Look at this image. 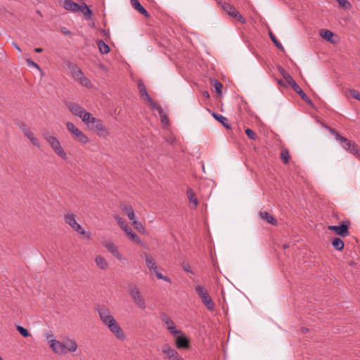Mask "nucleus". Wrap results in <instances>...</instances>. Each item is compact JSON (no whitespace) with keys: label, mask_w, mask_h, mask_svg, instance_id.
<instances>
[{"label":"nucleus","mask_w":360,"mask_h":360,"mask_svg":"<svg viewBox=\"0 0 360 360\" xmlns=\"http://www.w3.org/2000/svg\"><path fill=\"white\" fill-rule=\"evenodd\" d=\"M96 310L103 324L107 326L117 340H124L126 334L112 315L110 309L105 307H98Z\"/></svg>","instance_id":"f257e3e1"},{"label":"nucleus","mask_w":360,"mask_h":360,"mask_svg":"<svg viewBox=\"0 0 360 360\" xmlns=\"http://www.w3.org/2000/svg\"><path fill=\"white\" fill-rule=\"evenodd\" d=\"M84 123L99 137L106 138L109 136V131L103 124V121L94 117L91 113L88 115Z\"/></svg>","instance_id":"f03ea898"},{"label":"nucleus","mask_w":360,"mask_h":360,"mask_svg":"<svg viewBox=\"0 0 360 360\" xmlns=\"http://www.w3.org/2000/svg\"><path fill=\"white\" fill-rule=\"evenodd\" d=\"M44 139L49 144L53 151L63 160H67L68 158L67 153L61 146V143L56 134L49 132L43 134Z\"/></svg>","instance_id":"7ed1b4c3"},{"label":"nucleus","mask_w":360,"mask_h":360,"mask_svg":"<svg viewBox=\"0 0 360 360\" xmlns=\"http://www.w3.org/2000/svg\"><path fill=\"white\" fill-rule=\"evenodd\" d=\"M331 132L335 136V139L340 143V144L342 145V148L345 150H346L351 154L355 155L356 157L360 158V148L354 142L341 136L338 132H337L335 130L332 129Z\"/></svg>","instance_id":"20e7f679"},{"label":"nucleus","mask_w":360,"mask_h":360,"mask_svg":"<svg viewBox=\"0 0 360 360\" xmlns=\"http://www.w3.org/2000/svg\"><path fill=\"white\" fill-rule=\"evenodd\" d=\"M64 221L65 222L68 224L72 230L80 234L81 236H83L87 239L91 238V233L86 231L82 226L78 224L76 221V216L75 214H73L72 212H68L64 215Z\"/></svg>","instance_id":"39448f33"},{"label":"nucleus","mask_w":360,"mask_h":360,"mask_svg":"<svg viewBox=\"0 0 360 360\" xmlns=\"http://www.w3.org/2000/svg\"><path fill=\"white\" fill-rule=\"evenodd\" d=\"M195 290L205 307L209 311L214 310L215 305L207 288L202 285L198 284L195 286Z\"/></svg>","instance_id":"423d86ee"},{"label":"nucleus","mask_w":360,"mask_h":360,"mask_svg":"<svg viewBox=\"0 0 360 360\" xmlns=\"http://www.w3.org/2000/svg\"><path fill=\"white\" fill-rule=\"evenodd\" d=\"M218 4L220 6L221 8L229 16L237 19L242 24L246 23L245 18L239 13V12L232 4H229V2L221 1H219Z\"/></svg>","instance_id":"0eeeda50"},{"label":"nucleus","mask_w":360,"mask_h":360,"mask_svg":"<svg viewBox=\"0 0 360 360\" xmlns=\"http://www.w3.org/2000/svg\"><path fill=\"white\" fill-rule=\"evenodd\" d=\"M65 126L68 131L72 134V136L77 141L82 144H86L89 141L87 136L79 128H77L72 122L68 121L65 123Z\"/></svg>","instance_id":"6e6552de"},{"label":"nucleus","mask_w":360,"mask_h":360,"mask_svg":"<svg viewBox=\"0 0 360 360\" xmlns=\"http://www.w3.org/2000/svg\"><path fill=\"white\" fill-rule=\"evenodd\" d=\"M65 105L71 113L79 117L83 122L86 119L88 115L90 114V112H87L82 105L77 103L68 101L66 102Z\"/></svg>","instance_id":"1a4fd4ad"},{"label":"nucleus","mask_w":360,"mask_h":360,"mask_svg":"<svg viewBox=\"0 0 360 360\" xmlns=\"http://www.w3.org/2000/svg\"><path fill=\"white\" fill-rule=\"evenodd\" d=\"M129 293L137 307L143 310L146 308L145 299L136 285L131 286Z\"/></svg>","instance_id":"9d476101"},{"label":"nucleus","mask_w":360,"mask_h":360,"mask_svg":"<svg viewBox=\"0 0 360 360\" xmlns=\"http://www.w3.org/2000/svg\"><path fill=\"white\" fill-rule=\"evenodd\" d=\"M348 224L349 222H344L340 226H329L328 229L334 231L337 235H339L342 237H345L349 235Z\"/></svg>","instance_id":"9b49d317"},{"label":"nucleus","mask_w":360,"mask_h":360,"mask_svg":"<svg viewBox=\"0 0 360 360\" xmlns=\"http://www.w3.org/2000/svg\"><path fill=\"white\" fill-rule=\"evenodd\" d=\"M22 131L25 136L27 137L34 146L40 148L41 145L39 139L28 127H24L22 128Z\"/></svg>","instance_id":"f8f14e48"},{"label":"nucleus","mask_w":360,"mask_h":360,"mask_svg":"<svg viewBox=\"0 0 360 360\" xmlns=\"http://www.w3.org/2000/svg\"><path fill=\"white\" fill-rule=\"evenodd\" d=\"M64 347V354L67 352H75L77 349V344L73 339L65 338L63 342Z\"/></svg>","instance_id":"ddd939ff"},{"label":"nucleus","mask_w":360,"mask_h":360,"mask_svg":"<svg viewBox=\"0 0 360 360\" xmlns=\"http://www.w3.org/2000/svg\"><path fill=\"white\" fill-rule=\"evenodd\" d=\"M123 231L125 233L128 238L133 243L136 244L141 243V240L140 239V238L135 232L133 231V230L129 226H127V228L123 229Z\"/></svg>","instance_id":"4468645a"},{"label":"nucleus","mask_w":360,"mask_h":360,"mask_svg":"<svg viewBox=\"0 0 360 360\" xmlns=\"http://www.w3.org/2000/svg\"><path fill=\"white\" fill-rule=\"evenodd\" d=\"M96 266L101 270H107L109 267L108 261L102 255H98L95 257Z\"/></svg>","instance_id":"2eb2a0df"},{"label":"nucleus","mask_w":360,"mask_h":360,"mask_svg":"<svg viewBox=\"0 0 360 360\" xmlns=\"http://www.w3.org/2000/svg\"><path fill=\"white\" fill-rule=\"evenodd\" d=\"M175 342L178 349H188L189 347V340L184 335L178 336Z\"/></svg>","instance_id":"dca6fc26"},{"label":"nucleus","mask_w":360,"mask_h":360,"mask_svg":"<svg viewBox=\"0 0 360 360\" xmlns=\"http://www.w3.org/2000/svg\"><path fill=\"white\" fill-rule=\"evenodd\" d=\"M145 260H146V264L151 274H153V271L158 269V267L156 264L155 261L153 259V258L150 255H148V254L145 255Z\"/></svg>","instance_id":"f3484780"},{"label":"nucleus","mask_w":360,"mask_h":360,"mask_svg":"<svg viewBox=\"0 0 360 360\" xmlns=\"http://www.w3.org/2000/svg\"><path fill=\"white\" fill-rule=\"evenodd\" d=\"M53 352L58 354H64V347L63 342L55 340L51 344L49 345Z\"/></svg>","instance_id":"a211bd4d"},{"label":"nucleus","mask_w":360,"mask_h":360,"mask_svg":"<svg viewBox=\"0 0 360 360\" xmlns=\"http://www.w3.org/2000/svg\"><path fill=\"white\" fill-rule=\"evenodd\" d=\"M259 217L264 221H267L269 224L276 226L278 224L277 220L273 215L268 213L266 211H261L259 212Z\"/></svg>","instance_id":"6ab92c4d"},{"label":"nucleus","mask_w":360,"mask_h":360,"mask_svg":"<svg viewBox=\"0 0 360 360\" xmlns=\"http://www.w3.org/2000/svg\"><path fill=\"white\" fill-rule=\"evenodd\" d=\"M63 6L65 10L72 12H77L79 9V5L72 0H65Z\"/></svg>","instance_id":"aec40b11"},{"label":"nucleus","mask_w":360,"mask_h":360,"mask_svg":"<svg viewBox=\"0 0 360 360\" xmlns=\"http://www.w3.org/2000/svg\"><path fill=\"white\" fill-rule=\"evenodd\" d=\"M319 34L323 39L330 42L331 44L337 43V41L334 39V34L330 30H321Z\"/></svg>","instance_id":"412c9836"},{"label":"nucleus","mask_w":360,"mask_h":360,"mask_svg":"<svg viewBox=\"0 0 360 360\" xmlns=\"http://www.w3.org/2000/svg\"><path fill=\"white\" fill-rule=\"evenodd\" d=\"M131 4L133 8L138 11L140 13L143 15L145 17H149L148 12L141 6L138 0H130Z\"/></svg>","instance_id":"4be33fe9"},{"label":"nucleus","mask_w":360,"mask_h":360,"mask_svg":"<svg viewBox=\"0 0 360 360\" xmlns=\"http://www.w3.org/2000/svg\"><path fill=\"white\" fill-rule=\"evenodd\" d=\"M161 352L164 354L167 359L173 356L177 352L169 346L168 344H165L161 347Z\"/></svg>","instance_id":"5701e85b"},{"label":"nucleus","mask_w":360,"mask_h":360,"mask_svg":"<svg viewBox=\"0 0 360 360\" xmlns=\"http://www.w3.org/2000/svg\"><path fill=\"white\" fill-rule=\"evenodd\" d=\"M70 68L72 77L78 81L82 77H83V72L77 66L71 64V67Z\"/></svg>","instance_id":"b1692460"},{"label":"nucleus","mask_w":360,"mask_h":360,"mask_svg":"<svg viewBox=\"0 0 360 360\" xmlns=\"http://www.w3.org/2000/svg\"><path fill=\"white\" fill-rule=\"evenodd\" d=\"M103 245L110 252L112 255L119 251L118 247L115 244L110 241L106 240L103 243Z\"/></svg>","instance_id":"393cba45"},{"label":"nucleus","mask_w":360,"mask_h":360,"mask_svg":"<svg viewBox=\"0 0 360 360\" xmlns=\"http://www.w3.org/2000/svg\"><path fill=\"white\" fill-rule=\"evenodd\" d=\"M138 89H139V91L140 95L141 96V97L143 98V99L145 101L150 97V96L148 94L147 90H146V89L145 87V85H144L143 82L141 80H139L138 82Z\"/></svg>","instance_id":"a878e982"},{"label":"nucleus","mask_w":360,"mask_h":360,"mask_svg":"<svg viewBox=\"0 0 360 360\" xmlns=\"http://www.w3.org/2000/svg\"><path fill=\"white\" fill-rule=\"evenodd\" d=\"M98 48L102 54H106L109 53L110 48L103 40L98 39L96 41Z\"/></svg>","instance_id":"bb28decb"},{"label":"nucleus","mask_w":360,"mask_h":360,"mask_svg":"<svg viewBox=\"0 0 360 360\" xmlns=\"http://www.w3.org/2000/svg\"><path fill=\"white\" fill-rule=\"evenodd\" d=\"M187 196L190 202L193 203L194 207H196L198 205V200L195 192L191 188L187 190Z\"/></svg>","instance_id":"cd10ccee"},{"label":"nucleus","mask_w":360,"mask_h":360,"mask_svg":"<svg viewBox=\"0 0 360 360\" xmlns=\"http://www.w3.org/2000/svg\"><path fill=\"white\" fill-rule=\"evenodd\" d=\"M213 116L214 117V118L217 120H218L219 122H221L226 129H231V125L229 123V120L226 117H225L224 116H223L221 115L216 114V113H214Z\"/></svg>","instance_id":"c85d7f7f"},{"label":"nucleus","mask_w":360,"mask_h":360,"mask_svg":"<svg viewBox=\"0 0 360 360\" xmlns=\"http://www.w3.org/2000/svg\"><path fill=\"white\" fill-rule=\"evenodd\" d=\"M79 11L82 12L87 18L91 17L92 12L85 3H82L79 5Z\"/></svg>","instance_id":"c756f323"},{"label":"nucleus","mask_w":360,"mask_h":360,"mask_svg":"<svg viewBox=\"0 0 360 360\" xmlns=\"http://www.w3.org/2000/svg\"><path fill=\"white\" fill-rule=\"evenodd\" d=\"M280 72H281L283 79H285V81L287 82V84L289 86H290L292 84H293L295 82L294 80V79L292 78V77L289 73L285 72L283 68H281Z\"/></svg>","instance_id":"7c9ffc66"},{"label":"nucleus","mask_w":360,"mask_h":360,"mask_svg":"<svg viewBox=\"0 0 360 360\" xmlns=\"http://www.w3.org/2000/svg\"><path fill=\"white\" fill-rule=\"evenodd\" d=\"M332 245L338 250H342L344 248V242L340 238H334Z\"/></svg>","instance_id":"2f4dec72"},{"label":"nucleus","mask_w":360,"mask_h":360,"mask_svg":"<svg viewBox=\"0 0 360 360\" xmlns=\"http://www.w3.org/2000/svg\"><path fill=\"white\" fill-rule=\"evenodd\" d=\"M281 157L284 164L288 163L290 158L289 150L285 148H283L281 149Z\"/></svg>","instance_id":"473e14b6"},{"label":"nucleus","mask_w":360,"mask_h":360,"mask_svg":"<svg viewBox=\"0 0 360 360\" xmlns=\"http://www.w3.org/2000/svg\"><path fill=\"white\" fill-rule=\"evenodd\" d=\"M159 115L160 117L161 122L167 126L169 124V118L166 113L164 112L162 108L159 109Z\"/></svg>","instance_id":"72a5a7b5"},{"label":"nucleus","mask_w":360,"mask_h":360,"mask_svg":"<svg viewBox=\"0 0 360 360\" xmlns=\"http://www.w3.org/2000/svg\"><path fill=\"white\" fill-rule=\"evenodd\" d=\"M114 219H115V221L122 230L129 226L128 224L121 217H120L117 214L114 215Z\"/></svg>","instance_id":"f704fd0d"},{"label":"nucleus","mask_w":360,"mask_h":360,"mask_svg":"<svg viewBox=\"0 0 360 360\" xmlns=\"http://www.w3.org/2000/svg\"><path fill=\"white\" fill-rule=\"evenodd\" d=\"M162 320L167 326V328H169V327L174 325V323L172 321V320L166 314L162 315Z\"/></svg>","instance_id":"c9c22d12"},{"label":"nucleus","mask_w":360,"mask_h":360,"mask_svg":"<svg viewBox=\"0 0 360 360\" xmlns=\"http://www.w3.org/2000/svg\"><path fill=\"white\" fill-rule=\"evenodd\" d=\"M146 101L150 105L153 110H157L159 112V109L162 108L156 102L152 100L150 97L146 100Z\"/></svg>","instance_id":"e433bc0d"},{"label":"nucleus","mask_w":360,"mask_h":360,"mask_svg":"<svg viewBox=\"0 0 360 360\" xmlns=\"http://www.w3.org/2000/svg\"><path fill=\"white\" fill-rule=\"evenodd\" d=\"M269 36H270L271 41L274 42V44L276 45V46L278 49L283 50V47L282 44L278 41L276 36L274 34H272L271 32H270Z\"/></svg>","instance_id":"4c0bfd02"},{"label":"nucleus","mask_w":360,"mask_h":360,"mask_svg":"<svg viewBox=\"0 0 360 360\" xmlns=\"http://www.w3.org/2000/svg\"><path fill=\"white\" fill-rule=\"evenodd\" d=\"M212 85L214 87L216 91L219 94H221V89H222V87H223L222 84L220 82H219V81L215 79V80H214L212 82Z\"/></svg>","instance_id":"58836bf2"},{"label":"nucleus","mask_w":360,"mask_h":360,"mask_svg":"<svg viewBox=\"0 0 360 360\" xmlns=\"http://www.w3.org/2000/svg\"><path fill=\"white\" fill-rule=\"evenodd\" d=\"M132 224H133L134 229L136 230H137L139 233H141L144 231V226H143V224L141 222H139L136 220H134L132 221Z\"/></svg>","instance_id":"ea45409f"},{"label":"nucleus","mask_w":360,"mask_h":360,"mask_svg":"<svg viewBox=\"0 0 360 360\" xmlns=\"http://www.w3.org/2000/svg\"><path fill=\"white\" fill-rule=\"evenodd\" d=\"M17 330L25 338L30 336V333H29V331L22 326H18Z\"/></svg>","instance_id":"a19ab883"},{"label":"nucleus","mask_w":360,"mask_h":360,"mask_svg":"<svg viewBox=\"0 0 360 360\" xmlns=\"http://www.w3.org/2000/svg\"><path fill=\"white\" fill-rule=\"evenodd\" d=\"M245 132L250 139L256 140L257 139V134L252 129L247 128Z\"/></svg>","instance_id":"79ce46f5"},{"label":"nucleus","mask_w":360,"mask_h":360,"mask_svg":"<svg viewBox=\"0 0 360 360\" xmlns=\"http://www.w3.org/2000/svg\"><path fill=\"white\" fill-rule=\"evenodd\" d=\"M153 273L156 275L158 279H161L166 282L171 283V279L167 276H163L158 269L153 271Z\"/></svg>","instance_id":"37998d69"},{"label":"nucleus","mask_w":360,"mask_h":360,"mask_svg":"<svg viewBox=\"0 0 360 360\" xmlns=\"http://www.w3.org/2000/svg\"><path fill=\"white\" fill-rule=\"evenodd\" d=\"M78 82L84 86H86V87H89L91 86V82L89 80L88 78H86L84 75H83V77H81V79H79L78 80Z\"/></svg>","instance_id":"c03bdc74"},{"label":"nucleus","mask_w":360,"mask_h":360,"mask_svg":"<svg viewBox=\"0 0 360 360\" xmlns=\"http://www.w3.org/2000/svg\"><path fill=\"white\" fill-rule=\"evenodd\" d=\"M45 338L48 341L49 345L51 344L55 340H56L55 335L51 331L46 332L45 333Z\"/></svg>","instance_id":"a18cd8bd"},{"label":"nucleus","mask_w":360,"mask_h":360,"mask_svg":"<svg viewBox=\"0 0 360 360\" xmlns=\"http://www.w3.org/2000/svg\"><path fill=\"white\" fill-rule=\"evenodd\" d=\"M120 207L122 209V210L126 214H128V213H130L131 211H133V208L131 205H127V204H124V203H122L120 205Z\"/></svg>","instance_id":"49530a36"},{"label":"nucleus","mask_w":360,"mask_h":360,"mask_svg":"<svg viewBox=\"0 0 360 360\" xmlns=\"http://www.w3.org/2000/svg\"><path fill=\"white\" fill-rule=\"evenodd\" d=\"M349 92L351 96L360 101V93L357 90L350 89Z\"/></svg>","instance_id":"de8ad7c7"},{"label":"nucleus","mask_w":360,"mask_h":360,"mask_svg":"<svg viewBox=\"0 0 360 360\" xmlns=\"http://www.w3.org/2000/svg\"><path fill=\"white\" fill-rule=\"evenodd\" d=\"M298 94L300 96L302 99L306 103H307L308 104H311V99L307 96V94L302 90L300 92H299Z\"/></svg>","instance_id":"09e8293b"},{"label":"nucleus","mask_w":360,"mask_h":360,"mask_svg":"<svg viewBox=\"0 0 360 360\" xmlns=\"http://www.w3.org/2000/svg\"><path fill=\"white\" fill-rule=\"evenodd\" d=\"M26 62L29 66L33 67L39 70H41L39 65L38 64H37L36 63H34L32 59L27 58L26 60Z\"/></svg>","instance_id":"8fccbe9b"},{"label":"nucleus","mask_w":360,"mask_h":360,"mask_svg":"<svg viewBox=\"0 0 360 360\" xmlns=\"http://www.w3.org/2000/svg\"><path fill=\"white\" fill-rule=\"evenodd\" d=\"M168 330L169 331V333L173 335H175L176 334H180L181 333V330H179L176 328L175 326L173 325L171 327H169V328H167Z\"/></svg>","instance_id":"3c124183"},{"label":"nucleus","mask_w":360,"mask_h":360,"mask_svg":"<svg viewBox=\"0 0 360 360\" xmlns=\"http://www.w3.org/2000/svg\"><path fill=\"white\" fill-rule=\"evenodd\" d=\"M340 4V6L342 8H347L350 6V4L347 0H337Z\"/></svg>","instance_id":"603ef678"},{"label":"nucleus","mask_w":360,"mask_h":360,"mask_svg":"<svg viewBox=\"0 0 360 360\" xmlns=\"http://www.w3.org/2000/svg\"><path fill=\"white\" fill-rule=\"evenodd\" d=\"M290 86L292 87L293 91L296 92L297 94H299V92L302 91L300 86L295 82L293 84H292Z\"/></svg>","instance_id":"864d4df0"},{"label":"nucleus","mask_w":360,"mask_h":360,"mask_svg":"<svg viewBox=\"0 0 360 360\" xmlns=\"http://www.w3.org/2000/svg\"><path fill=\"white\" fill-rule=\"evenodd\" d=\"M182 268L183 269L186 271V272H188V273H192V271H191V266L190 265L186 263V262H183L182 264Z\"/></svg>","instance_id":"5fc2aeb1"},{"label":"nucleus","mask_w":360,"mask_h":360,"mask_svg":"<svg viewBox=\"0 0 360 360\" xmlns=\"http://www.w3.org/2000/svg\"><path fill=\"white\" fill-rule=\"evenodd\" d=\"M113 256L120 261L125 259L122 253L120 251L117 252L115 255H113Z\"/></svg>","instance_id":"6e6d98bb"},{"label":"nucleus","mask_w":360,"mask_h":360,"mask_svg":"<svg viewBox=\"0 0 360 360\" xmlns=\"http://www.w3.org/2000/svg\"><path fill=\"white\" fill-rule=\"evenodd\" d=\"M168 360H184L178 352L175 353L173 356L169 357Z\"/></svg>","instance_id":"4d7b16f0"},{"label":"nucleus","mask_w":360,"mask_h":360,"mask_svg":"<svg viewBox=\"0 0 360 360\" xmlns=\"http://www.w3.org/2000/svg\"><path fill=\"white\" fill-rule=\"evenodd\" d=\"M128 218L131 220V221H134V220H136L135 219V214H134V210L131 211L130 213H128V214H127Z\"/></svg>","instance_id":"13d9d810"},{"label":"nucleus","mask_w":360,"mask_h":360,"mask_svg":"<svg viewBox=\"0 0 360 360\" xmlns=\"http://www.w3.org/2000/svg\"><path fill=\"white\" fill-rule=\"evenodd\" d=\"M61 31L63 34H66V35H69L70 34V31L68 30L67 28L65 27H63L61 29Z\"/></svg>","instance_id":"bf43d9fd"},{"label":"nucleus","mask_w":360,"mask_h":360,"mask_svg":"<svg viewBox=\"0 0 360 360\" xmlns=\"http://www.w3.org/2000/svg\"><path fill=\"white\" fill-rule=\"evenodd\" d=\"M34 51L36 53H41L43 51V49L41 48H35Z\"/></svg>","instance_id":"052dcab7"},{"label":"nucleus","mask_w":360,"mask_h":360,"mask_svg":"<svg viewBox=\"0 0 360 360\" xmlns=\"http://www.w3.org/2000/svg\"><path fill=\"white\" fill-rule=\"evenodd\" d=\"M14 47L18 51H21V49L20 48V46L16 44H14Z\"/></svg>","instance_id":"680f3d73"},{"label":"nucleus","mask_w":360,"mask_h":360,"mask_svg":"<svg viewBox=\"0 0 360 360\" xmlns=\"http://www.w3.org/2000/svg\"><path fill=\"white\" fill-rule=\"evenodd\" d=\"M37 13H38V15H41V12L39 11H37Z\"/></svg>","instance_id":"e2e57ef3"},{"label":"nucleus","mask_w":360,"mask_h":360,"mask_svg":"<svg viewBox=\"0 0 360 360\" xmlns=\"http://www.w3.org/2000/svg\"><path fill=\"white\" fill-rule=\"evenodd\" d=\"M287 247H288V246H287L286 245H285L283 246V248H287Z\"/></svg>","instance_id":"0e129e2a"},{"label":"nucleus","mask_w":360,"mask_h":360,"mask_svg":"<svg viewBox=\"0 0 360 360\" xmlns=\"http://www.w3.org/2000/svg\"><path fill=\"white\" fill-rule=\"evenodd\" d=\"M205 96H209V94H207H207H205Z\"/></svg>","instance_id":"69168bd1"},{"label":"nucleus","mask_w":360,"mask_h":360,"mask_svg":"<svg viewBox=\"0 0 360 360\" xmlns=\"http://www.w3.org/2000/svg\"><path fill=\"white\" fill-rule=\"evenodd\" d=\"M205 96H209V94H207H207H205Z\"/></svg>","instance_id":"338daca9"},{"label":"nucleus","mask_w":360,"mask_h":360,"mask_svg":"<svg viewBox=\"0 0 360 360\" xmlns=\"http://www.w3.org/2000/svg\"><path fill=\"white\" fill-rule=\"evenodd\" d=\"M0 360H3L1 356H0Z\"/></svg>","instance_id":"774afa93"}]
</instances>
